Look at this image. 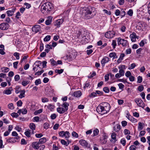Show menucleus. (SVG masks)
<instances>
[{"mask_svg":"<svg viewBox=\"0 0 150 150\" xmlns=\"http://www.w3.org/2000/svg\"><path fill=\"white\" fill-rule=\"evenodd\" d=\"M110 106L108 103L104 102L101 103L97 108L96 110L99 114L104 115L110 111Z\"/></svg>","mask_w":150,"mask_h":150,"instance_id":"f257e3e1","label":"nucleus"},{"mask_svg":"<svg viewBox=\"0 0 150 150\" xmlns=\"http://www.w3.org/2000/svg\"><path fill=\"white\" fill-rule=\"evenodd\" d=\"M92 10L91 7L82 8L81 10V17L85 19H88L92 18Z\"/></svg>","mask_w":150,"mask_h":150,"instance_id":"f03ea898","label":"nucleus"},{"mask_svg":"<svg viewBox=\"0 0 150 150\" xmlns=\"http://www.w3.org/2000/svg\"><path fill=\"white\" fill-rule=\"evenodd\" d=\"M53 8V5L51 3L47 2L41 6V11L43 13H46L51 11Z\"/></svg>","mask_w":150,"mask_h":150,"instance_id":"7ed1b4c3","label":"nucleus"},{"mask_svg":"<svg viewBox=\"0 0 150 150\" xmlns=\"http://www.w3.org/2000/svg\"><path fill=\"white\" fill-rule=\"evenodd\" d=\"M69 105L68 103L66 102H64L61 105L62 107H59L57 108V112L60 114H63L68 110Z\"/></svg>","mask_w":150,"mask_h":150,"instance_id":"20e7f679","label":"nucleus"},{"mask_svg":"<svg viewBox=\"0 0 150 150\" xmlns=\"http://www.w3.org/2000/svg\"><path fill=\"white\" fill-rule=\"evenodd\" d=\"M117 44L119 45H121L123 47H126L128 45V41L123 39H122L121 38H119L117 39Z\"/></svg>","mask_w":150,"mask_h":150,"instance_id":"39448f33","label":"nucleus"},{"mask_svg":"<svg viewBox=\"0 0 150 150\" xmlns=\"http://www.w3.org/2000/svg\"><path fill=\"white\" fill-rule=\"evenodd\" d=\"M115 34L113 31H109L105 33V36L107 38H111L114 37Z\"/></svg>","mask_w":150,"mask_h":150,"instance_id":"423d86ee","label":"nucleus"},{"mask_svg":"<svg viewBox=\"0 0 150 150\" xmlns=\"http://www.w3.org/2000/svg\"><path fill=\"white\" fill-rule=\"evenodd\" d=\"M79 143L83 147H89L90 145L88 142L85 140L81 139L79 141Z\"/></svg>","mask_w":150,"mask_h":150,"instance_id":"0eeeda50","label":"nucleus"},{"mask_svg":"<svg viewBox=\"0 0 150 150\" xmlns=\"http://www.w3.org/2000/svg\"><path fill=\"white\" fill-rule=\"evenodd\" d=\"M134 101L138 106L143 108L144 107V104L142 100L140 98H136L134 100Z\"/></svg>","mask_w":150,"mask_h":150,"instance_id":"6e6552de","label":"nucleus"},{"mask_svg":"<svg viewBox=\"0 0 150 150\" xmlns=\"http://www.w3.org/2000/svg\"><path fill=\"white\" fill-rule=\"evenodd\" d=\"M32 29L33 32L37 33L40 30V26L39 25H36L33 27Z\"/></svg>","mask_w":150,"mask_h":150,"instance_id":"1a4fd4ad","label":"nucleus"},{"mask_svg":"<svg viewBox=\"0 0 150 150\" xmlns=\"http://www.w3.org/2000/svg\"><path fill=\"white\" fill-rule=\"evenodd\" d=\"M110 60V59L109 57H105L102 59L101 61V64L102 66H104L105 64L108 62Z\"/></svg>","mask_w":150,"mask_h":150,"instance_id":"9d476101","label":"nucleus"},{"mask_svg":"<svg viewBox=\"0 0 150 150\" xmlns=\"http://www.w3.org/2000/svg\"><path fill=\"white\" fill-rule=\"evenodd\" d=\"M8 28V24L7 23H3L1 24V30H5Z\"/></svg>","mask_w":150,"mask_h":150,"instance_id":"9b49d317","label":"nucleus"},{"mask_svg":"<svg viewBox=\"0 0 150 150\" xmlns=\"http://www.w3.org/2000/svg\"><path fill=\"white\" fill-rule=\"evenodd\" d=\"M16 8H13L11 10H8L6 11V13L8 16H13L14 13L15 11Z\"/></svg>","mask_w":150,"mask_h":150,"instance_id":"f8f14e48","label":"nucleus"},{"mask_svg":"<svg viewBox=\"0 0 150 150\" xmlns=\"http://www.w3.org/2000/svg\"><path fill=\"white\" fill-rule=\"evenodd\" d=\"M64 20L62 18L57 20L54 23V25L57 26V27H59V25L63 22Z\"/></svg>","mask_w":150,"mask_h":150,"instance_id":"ddd939ff","label":"nucleus"},{"mask_svg":"<svg viewBox=\"0 0 150 150\" xmlns=\"http://www.w3.org/2000/svg\"><path fill=\"white\" fill-rule=\"evenodd\" d=\"M125 66L124 65H122L121 67H119V68L120 69L119 72V74L121 75V76H123L124 75L125 71L124 70L122 69L123 68H124Z\"/></svg>","mask_w":150,"mask_h":150,"instance_id":"4468645a","label":"nucleus"},{"mask_svg":"<svg viewBox=\"0 0 150 150\" xmlns=\"http://www.w3.org/2000/svg\"><path fill=\"white\" fill-rule=\"evenodd\" d=\"M27 112V110L25 108L22 109H19L18 111L17 112V113H19L20 115L22 113L23 114H25Z\"/></svg>","mask_w":150,"mask_h":150,"instance_id":"2eb2a0df","label":"nucleus"},{"mask_svg":"<svg viewBox=\"0 0 150 150\" xmlns=\"http://www.w3.org/2000/svg\"><path fill=\"white\" fill-rule=\"evenodd\" d=\"M40 143L39 142H34L32 144V146L35 149H38Z\"/></svg>","mask_w":150,"mask_h":150,"instance_id":"dca6fc26","label":"nucleus"},{"mask_svg":"<svg viewBox=\"0 0 150 150\" xmlns=\"http://www.w3.org/2000/svg\"><path fill=\"white\" fill-rule=\"evenodd\" d=\"M136 33L133 32L132 34H131L130 35V37L131 38V40L132 42H135L136 41L135 38Z\"/></svg>","mask_w":150,"mask_h":150,"instance_id":"f3484780","label":"nucleus"},{"mask_svg":"<svg viewBox=\"0 0 150 150\" xmlns=\"http://www.w3.org/2000/svg\"><path fill=\"white\" fill-rule=\"evenodd\" d=\"M73 94L75 97H79L81 95V92L80 91H78L74 92Z\"/></svg>","mask_w":150,"mask_h":150,"instance_id":"a211bd4d","label":"nucleus"},{"mask_svg":"<svg viewBox=\"0 0 150 150\" xmlns=\"http://www.w3.org/2000/svg\"><path fill=\"white\" fill-rule=\"evenodd\" d=\"M121 126L119 124H117L113 127L114 130L116 132H118L121 129Z\"/></svg>","mask_w":150,"mask_h":150,"instance_id":"6ab92c4d","label":"nucleus"},{"mask_svg":"<svg viewBox=\"0 0 150 150\" xmlns=\"http://www.w3.org/2000/svg\"><path fill=\"white\" fill-rule=\"evenodd\" d=\"M16 138L15 137H11L7 140L8 143H13L16 142Z\"/></svg>","mask_w":150,"mask_h":150,"instance_id":"aec40b11","label":"nucleus"},{"mask_svg":"<svg viewBox=\"0 0 150 150\" xmlns=\"http://www.w3.org/2000/svg\"><path fill=\"white\" fill-rule=\"evenodd\" d=\"M25 90L24 89L21 90L20 91V94L18 96L20 98H22L24 97H25Z\"/></svg>","mask_w":150,"mask_h":150,"instance_id":"412c9836","label":"nucleus"},{"mask_svg":"<svg viewBox=\"0 0 150 150\" xmlns=\"http://www.w3.org/2000/svg\"><path fill=\"white\" fill-rule=\"evenodd\" d=\"M144 124L143 123L139 122L138 127V130L140 131L142 130L144 127Z\"/></svg>","mask_w":150,"mask_h":150,"instance_id":"4be33fe9","label":"nucleus"},{"mask_svg":"<svg viewBox=\"0 0 150 150\" xmlns=\"http://www.w3.org/2000/svg\"><path fill=\"white\" fill-rule=\"evenodd\" d=\"M4 45H1V54L3 55L5 54L6 52L4 51Z\"/></svg>","mask_w":150,"mask_h":150,"instance_id":"5701e85b","label":"nucleus"},{"mask_svg":"<svg viewBox=\"0 0 150 150\" xmlns=\"http://www.w3.org/2000/svg\"><path fill=\"white\" fill-rule=\"evenodd\" d=\"M12 135L13 136L15 137V138H16L17 140H18L19 139L20 137L18 135V134L16 131H13L12 133Z\"/></svg>","mask_w":150,"mask_h":150,"instance_id":"b1692460","label":"nucleus"},{"mask_svg":"<svg viewBox=\"0 0 150 150\" xmlns=\"http://www.w3.org/2000/svg\"><path fill=\"white\" fill-rule=\"evenodd\" d=\"M52 18L51 17H48L47 20L46 21L45 23L47 25H49L52 22Z\"/></svg>","mask_w":150,"mask_h":150,"instance_id":"393cba45","label":"nucleus"},{"mask_svg":"<svg viewBox=\"0 0 150 150\" xmlns=\"http://www.w3.org/2000/svg\"><path fill=\"white\" fill-rule=\"evenodd\" d=\"M127 117L129 120H130L132 122L135 123L137 121L136 119L130 115L128 116V117Z\"/></svg>","mask_w":150,"mask_h":150,"instance_id":"a878e982","label":"nucleus"},{"mask_svg":"<svg viewBox=\"0 0 150 150\" xmlns=\"http://www.w3.org/2000/svg\"><path fill=\"white\" fill-rule=\"evenodd\" d=\"M99 131L98 129L97 128L95 129L93 131V136H95L98 134Z\"/></svg>","mask_w":150,"mask_h":150,"instance_id":"bb28decb","label":"nucleus"},{"mask_svg":"<svg viewBox=\"0 0 150 150\" xmlns=\"http://www.w3.org/2000/svg\"><path fill=\"white\" fill-rule=\"evenodd\" d=\"M125 9H122L120 11V14L121 15V18H122L124 17L126 14V13L125 11Z\"/></svg>","mask_w":150,"mask_h":150,"instance_id":"cd10ccee","label":"nucleus"},{"mask_svg":"<svg viewBox=\"0 0 150 150\" xmlns=\"http://www.w3.org/2000/svg\"><path fill=\"white\" fill-rule=\"evenodd\" d=\"M61 142L62 145H64L66 146H68L69 144V141L67 142L64 139H62L61 141Z\"/></svg>","mask_w":150,"mask_h":150,"instance_id":"c85d7f7f","label":"nucleus"},{"mask_svg":"<svg viewBox=\"0 0 150 150\" xmlns=\"http://www.w3.org/2000/svg\"><path fill=\"white\" fill-rule=\"evenodd\" d=\"M46 142V139L45 138L43 137L39 139V142L40 144H43Z\"/></svg>","mask_w":150,"mask_h":150,"instance_id":"c756f323","label":"nucleus"},{"mask_svg":"<svg viewBox=\"0 0 150 150\" xmlns=\"http://www.w3.org/2000/svg\"><path fill=\"white\" fill-rule=\"evenodd\" d=\"M35 125L34 123H31L30 124V127L33 130H35Z\"/></svg>","mask_w":150,"mask_h":150,"instance_id":"7c9ffc66","label":"nucleus"},{"mask_svg":"<svg viewBox=\"0 0 150 150\" xmlns=\"http://www.w3.org/2000/svg\"><path fill=\"white\" fill-rule=\"evenodd\" d=\"M1 70L2 72L5 73L8 72L9 69L7 67H3L1 68Z\"/></svg>","mask_w":150,"mask_h":150,"instance_id":"2f4dec72","label":"nucleus"},{"mask_svg":"<svg viewBox=\"0 0 150 150\" xmlns=\"http://www.w3.org/2000/svg\"><path fill=\"white\" fill-rule=\"evenodd\" d=\"M30 83V81H23L22 82L21 84L23 86H25Z\"/></svg>","mask_w":150,"mask_h":150,"instance_id":"473e14b6","label":"nucleus"},{"mask_svg":"<svg viewBox=\"0 0 150 150\" xmlns=\"http://www.w3.org/2000/svg\"><path fill=\"white\" fill-rule=\"evenodd\" d=\"M3 93L7 95L10 94L11 93V90L8 89L4 91Z\"/></svg>","mask_w":150,"mask_h":150,"instance_id":"72a5a7b5","label":"nucleus"},{"mask_svg":"<svg viewBox=\"0 0 150 150\" xmlns=\"http://www.w3.org/2000/svg\"><path fill=\"white\" fill-rule=\"evenodd\" d=\"M109 56L110 57H113V58H117V56H116V54L115 52H112L110 54Z\"/></svg>","mask_w":150,"mask_h":150,"instance_id":"f704fd0d","label":"nucleus"},{"mask_svg":"<svg viewBox=\"0 0 150 150\" xmlns=\"http://www.w3.org/2000/svg\"><path fill=\"white\" fill-rule=\"evenodd\" d=\"M47 108L51 111H52L54 108V105L50 104L48 105Z\"/></svg>","mask_w":150,"mask_h":150,"instance_id":"c9c22d12","label":"nucleus"},{"mask_svg":"<svg viewBox=\"0 0 150 150\" xmlns=\"http://www.w3.org/2000/svg\"><path fill=\"white\" fill-rule=\"evenodd\" d=\"M64 71V69H56L55 71V72L59 74L62 73Z\"/></svg>","mask_w":150,"mask_h":150,"instance_id":"e433bc0d","label":"nucleus"},{"mask_svg":"<svg viewBox=\"0 0 150 150\" xmlns=\"http://www.w3.org/2000/svg\"><path fill=\"white\" fill-rule=\"evenodd\" d=\"M103 90L106 93H108L110 91L109 88L108 87H105L103 88Z\"/></svg>","mask_w":150,"mask_h":150,"instance_id":"4c0bfd02","label":"nucleus"},{"mask_svg":"<svg viewBox=\"0 0 150 150\" xmlns=\"http://www.w3.org/2000/svg\"><path fill=\"white\" fill-rule=\"evenodd\" d=\"M30 130L28 129L27 131L25 132L24 134L25 135L28 137H29L30 136Z\"/></svg>","mask_w":150,"mask_h":150,"instance_id":"58836bf2","label":"nucleus"},{"mask_svg":"<svg viewBox=\"0 0 150 150\" xmlns=\"http://www.w3.org/2000/svg\"><path fill=\"white\" fill-rule=\"evenodd\" d=\"M70 137V134L68 131L64 132V137L66 138H68Z\"/></svg>","mask_w":150,"mask_h":150,"instance_id":"ea45409f","label":"nucleus"},{"mask_svg":"<svg viewBox=\"0 0 150 150\" xmlns=\"http://www.w3.org/2000/svg\"><path fill=\"white\" fill-rule=\"evenodd\" d=\"M43 111L42 109H40L38 110L35 111L34 112V114L35 115H37L41 113Z\"/></svg>","mask_w":150,"mask_h":150,"instance_id":"a19ab883","label":"nucleus"},{"mask_svg":"<svg viewBox=\"0 0 150 150\" xmlns=\"http://www.w3.org/2000/svg\"><path fill=\"white\" fill-rule=\"evenodd\" d=\"M144 89V87L143 85H140L138 87L137 89L138 90L140 91L141 92Z\"/></svg>","mask_w":150,"mask_h":150,"instance_id":"79ce46f5","label":"nucleus"},{"mask_svg":"<svg viewBox=\"0 0 150 150\" xmlns=\"http://www.w3.org/2000/svg\"><path fill=\"white\" fill-rule=\"evenodd\" d=\"M120 143L123 146H125L126 143V141L125 138L122 139L120 140Z\"/></svg>","mask_w":150,"mask_h":150,"instance_id":"37998d69","label":"nucleus"},{"mask_svg":"<svg viewBox=\"0 0 150 150\" xmlns=\"http://www.w3.org/2000/svg\"><path fill=\"white\" fill-rule=\"evenodd\" d=\"M51 38V37L50 35H47L46 36L44 39V41H49Z\"/></svg>","mask_w":150,"mask_h":150,"instance_id":"c03bdc74","label":"nucleus"},{"mask_svg":"<svg viewBox=\"0 0 150 150\" xmlns=\"http://www.w3.org/2000/svg\"><path fill=\"white\" fill-rule=\"evenodd\" d=\"M50 61L52 65L53 66L57 65V62L54 61L53 59H50Z\"/></svg>","mask_w":150,"mask_h":150,"instance_id":"a18cd8bd","label":"nucleus"},{"mask_svg":"<svg viewBox=\"0 0 150 150\" xmlns=\"http://www.w3.org/2000/svg\"><path fill=\"white\" fill-rule=\"evenodd\" d=\"M116 134L115 133H113L111 135V137L112 139L114 140L116 139Z\"/></svg>","mask_w":150,"mask_h":150,"instance_id":"49530a36","label":"nucleus"},{"mask_svg":"<svg viewBox=\"0 0 150 150\" xmlns=\"http://www.w3.org/2000/svg\"><path fill=\"white\" fill-rule=\"evenodd\" d=\"M13 55L17 59H19V53L16 52L13 54Z\"/></svg>","mask_w":150,"mask_h":150,"instance_id":"de8ad7c7","label":"nucleus"},{"mask_svg":"<svg viewBox=\"0 0 150 150\" xmlns=\"http://www.w3.org/2000/svg\"><path fill=\"white\" fill-rule=\"evenodd\" d=\"M35 85L36 86L38 85L39 84H40L41 83L40 79H37L35 81Z\"/></svg>","mask_w":150,"mask_h":150,"instance_id":"09e8293b","label":"nucleus"},{"mask_svg":"<svg viewBox=\"0 0 150 150\" xmlns=\"http://www.w3.org/2000/svg\"><path fill=\"white\" fill-rule=\"evenodd\" d=\"M11 115L13 117H17L18 116V115L17 113L15 112L12 113Z\"/></svg>","mask_w":150,"mask_h":150,"instance_id":"8fccbe9b","label":"nucleus"},{"mask_svg":"<svg viewBox=\"0 0 150 150\" xmlns=\"http://www.w3.org/2000/svg\"><path fill=\"white\" fill-rule=\"evenodd\" d=\"M136 66L135 64L133 63L131 64V66L130 67L128 68V69H134Z\"/></svg>","mask_w":150,"mask_h":150,"instance_id":"3c124183","label":"nucleus"},{"mask_svg":"<svg viewBox=\"0 0 150 150\" xmlns=\"http://www.w3.org/2000/svg\"><path fill=\"white\" fill-rule=\"evenodd\" d=\"M127 14L130 16H132L133 14V11L132 9H129L127 12Z\"/></svg>","mask_w":150,"mask_h":150,"instance_id":"603ef678","label":"nucleus"},{"mask_svg":"<svg viewBox=\"0 0 150 150\" xmlns=\"http://www.w3.org/2000/svg\"><path fill=\"white\" fill-rule=\"evenodd\" d=\"M142 81V76H139L137 78V82L140 83H141Z\"/></svg>","mask_w":150,"mask_h":150,"instance_id":"864d4df0","label":"nucleus"},{"mask_svg":"<svg viewBox=\"0 0 150 150\" xmlns=\"http://www.w3.org/2000/svg\"><path fill=\"white\" fill-rule=\"evenodd\" d=\"M124 133L125 135L130 134V132L127 129H125L124 131Z\"/></svg>","mask_w":150,"mask_h":150,"instance_id":"5fc2aeb1","label":"nucleus"},{"mask_svg":"<svg viewBox=\"0 0 150 150\" xmlns=\"http://www.w3.org/2000/svg\"><path fill=\"white\" fill-rule=\"evenodd\" d=\"M72 135L73 137L76 138H78V134L75 132H73L72 133Z\"/></svg>","mask_w":150,"mask_h":150,"instance_id":"6e6d98bb","label":"nucleus"},{"mask_svg":"<svg viewBox=\"0 0 150 150\" xmlns=\"http://www.w3.org/2000/svg\"><path fill=\"white\" fill-rule=\"evenodd\" d=\"M112 45L114 49L115 48V46L117 45L116 41L115 40H113L112 41Z\"/></svg>","mask_w":150,"mask_h":150,"instance_id":"4d7b16f0","label":"nucleus"},{"mask_svg":"<svg viewBox=\"0 0 150 150\" xmlns=\"http://www.w3.org/2000/svg\"><path fill=\"white\" fill-rule=\"evenodd\" d=\"M8 108L11 110H13L14 108L13 104L12 103H11L9 104L8 105Z\"/></svg>","mask_w":150,"mask_h":150,"instance_id":"13d9d810","label":"nucleus"},{"mask_svg":"<svg viewBox=\"0 0 150 150\" xmlns=\"http://www.w3.org/2000/svg\"><path fill=\"white\" fill-rule=\"evenodd\" d=\"M43 126L44 128L45 129H47L49 127V125L48 123H44Z\"/></svg>","mask_w":150,"mask_h":150,"instance_id":"bf43d9fd","label":"nucleus"},{"mask_svg":"<svg viewBox=\"0 0 150 150\" xmlns=\"http://www.w3.org/2000/svg\"><path fill=\"white\" fill-rule=\"evenodd\" d=\"M33 120H33V122H39L40 120V117L38 116H35L34 117L33 119Z\"/></svg>","mask_w":150,"mask_h":150,"instance_id":"052dcab7","label":"nucleus"},{"mask_svg":"<svg viewBox=\"0 0 150 150\" xmlns=\"http://www.w3.org/2000/svg\"><path fill=\"white\" fill-rule=\"evenodd\" d=\"M44 72V70H42L40 71H38V72H36L35 74V75H41L42 73H43Z\"/></svg>","mask_w":150,"mask_h":150,"instance_id":"680f3d73","label":"nucleus"},{"mask_svg":"<svg viewBox=\"0 0 150 150\" xmlns=\"http://www.w3.org/2000/svg\"><path fill=\"white\" fill-rule=\"evenodd\" d=\"M121 124L122 127H125L127 125V122L125 121H123L121 122Z\"/></svg>","mask_w":150,"mask_h":150,"instance_id":"e2e57ef3","label":"nucleus"},{"mask_svg":"<svg viewBox=\"0 0 150 150\" xmlns=\"http://www.w3.org/2000/svg\"><path fill=\"white\" fill-rule=\"evenodd\" d=\"M103 11L105 13L108 15H110L111 14V12L110 11H108L106 9H103Z\"/></svg>","mask_w":150,"mask_h":150,"instance_id":"0e129e2a","label":"nucleus"},{"mask_svg":"<svg viewBox=\"0 0 150 150\" xmlns=\"http://www.w3.org/2000/svg\"><path fill=\"white\" fill-rule=\"evenodd\" d=\"M131 74L130 71H127L125 74L126 76L127 77H129L131 75Z\"/></svg>","mask_w":150,"mask_h":150,"instance_id":"69168bd1","label":"nucleus"},{"mask_svg":"<svg viewBox=\"0 0 150 150\" xmlns=\"http://www.w3.org/2000/svg\"><path fill=\"white\" fill-rule=\"evenodd\" d=\"M120 11L119 10L117 9L115 10V14L116 16H118L120 15Z\"/></svg>","mask_w":150,"mask_h":150,"instance_id":"338daca9","label":"nucleus"},{"mask_svg":"<svg viewBox=\"0 0 150 150\" xmlns=\"http://www.w3.org/2000/svg\"><path fill=\"white\" fill-rule=\"evenodd\" d=\"M20 76L18 75L17 74L15 76L14 79L16 81H17L20 79Z\"/></svg>","mask_w":150,"mask_h":150,"instance_id":"774afa93","label":"nucleus"}]
</instances>
